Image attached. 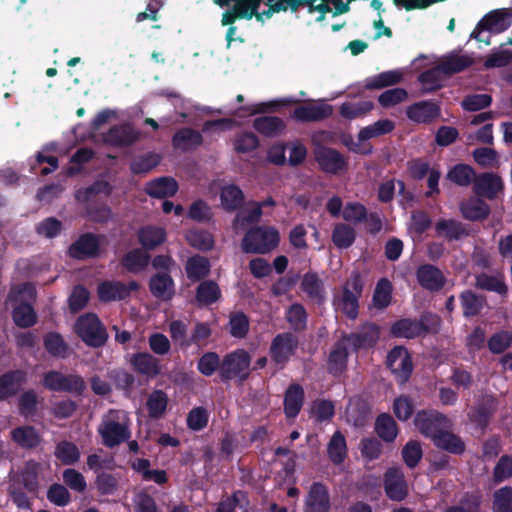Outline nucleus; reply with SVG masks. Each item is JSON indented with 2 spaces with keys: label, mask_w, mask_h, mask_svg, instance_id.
Segmentation results:
<instances>
[{
  "label": "nucleus",
  "mask_w": 512,
  "mask_h": 512,
  "mask_svg": "<svg viewBox=\"0 0 512 512\" xmlns=\"http://www.w3.org/2000/svg\"><path fill=\"white\" fill-rule=\"evenodd\" d=\"M97 431L107 448L119 446L131 438L129 419L122 410L110 409L103 415Z\"/></svg>",
  "instance_id": "1"
},
{
  "label": "nucleus",
  "mask_w": 512,
  "mask_h": 512,
  "mask_svg": "<svg viewBox=\"0 0 512 512\" xmlns=\"http://www.w3.org/2000/svg\"><path fill=\"white\" fill-rule=\"evenodd\" d=\"M286 0H240L234 11L228 12L225 19L230 17H251L255 16L258 22L264 23L273 17L277 6H281ZM213 3L221 8L228 7L231 0H213Z\"/></svg>",
  "instance_id": "2"
},
{
  "label": "nucleus",
  "mask_w": 512,
  "mask_h": 512,
  "mask_svg": "<svg viewBox=\"0 0 512 512\" xmlns=\"http://www.w3.org/2000/svg\"><path fill=\"white\" fill-rule=\"evenodd\" d=\"M280 241L278 230L272 226H256L244 235L241 248L249 254H267L275 249Z\"/></svg>",
  "instance_id": "3"
},
{
  "label": "nucleus",
  "mask_w": 512,
  "mask_h": 512,
  "mask_svg": "<svg viewBox=\"0 0 512 512\" xmlns=\"http://www.w3.org/2000/svg\"><path fill=\"white\" fill-rule=\"evenodd\" d=\"M75 332L89 347H103L108 340V333L95 313L81 315L75 322Z\"/></svg>",
  "instance_id": "4"
},
{
  "label": "nucleus",
  "mask_w": 512,
  "mask_h": 512,
  "mask_svg": "<svg viewBox=\"0 0 512 512\" xmlns=\"http://www.w3.org/2000/svg\"><path fill=\"white\" fill-rule=\"evenodd\" d=\"M250 363L251 357L245 349H237L227 353L221 363V382L226 384L233 379H238L240 383H243L250 376Z\"/></svg>",
  "instance_id": "5"
},
{
  "label": "nucleus",
  "mask_w": 512,
  "mask_h": 512,
  "mask_svg": "<svg viewBox=\"0 0 512 512\" xmlns=\"http://www.w3.org/2000/svg\"><path fill=\"white\" fill-rule=\"evenodd\" d=\"M42 385L55 393H69L81 396L86 390L84 378L78 374H64L61 371L49 370L42 375Z\"/></svg>",
  "instance_id": "6"
},
{
  "label": "nucleus",
  "mask_w": 512,
  "mask_h": 512,
  "mask_svg": "<svg viewBox=\"0 0 512 512\" xmlns=\"http://www.w3.org/2000/svg\"><path fill=\"white\" fill-rule=\"evenodd\" d=\"M512 25V13L508 9H495L485 14L471 33V38L490 44V37H482L484 31L499 34Z\"/></svg>",
  "instance_id": "7"
},
{
  "label": "nucleus",
  "mask_w": 512,
  "mask_h": 512,
  "mask_svg": "<svg viewBox=\"0 0 512 512\" xmlns=\"http://www.w3.org/2000/svg\"><path fill=\"white\" fill-rule=\"evenodd\" d=\"M364 282L358 269L351 272L342 286V296L339 301L341 311L349 318L355 319L359 312V298L362 296Z\"/></svg>",
  "instance_id": "8"
},
{
  "label": "nucleus",
  "mask_w": 512,
  "mask_h": 512,
  "mask_svg": "<svg viewBox=\"0 0 512 512\" xmlns=\"http://www.w3.org/2000/svg\"><path fill=\"white\" fill-rule=\"evenodd\" d=\"M414 425L420 434L432 441L442 430L449 429L450 421L437 410L422 409L416 413Z\"/></svg>",
  "instance_id": "9"
},
{
  "label": "nucleus",
  "mask_w": 512,
  "mask_h": 512,
  "mask_svg": "<svg viewBox=\"0 0 512 512\" xmlns=\"http://www.w3.org/2000/svg\"><path fill=\"white\" fill-rule=\"evenodd\" d=\"M299 345L297 336L292 332L277 334L271 342L269 354L279 369L285 368L290 358L296 353Z\"/></svg>",
  "instance_id": "10"
},
{
  "label": "nucleus",
  "mask_w": 512,
  "mask_h": 512,
  "mask_svg": "<svg viewBox=\"0 0 512 512\" xmlns=\"http://www.w3.org/2000/svg\"><path fill=\"white\" fill-rule=\"evenodd\" d=\"M319 169L330 175H339L348 169V159L337 149L318 145L313 150Z\"/></svg>",
  "instance_id": "11"
},
{
  "label": "nucleus",
  "mask_w": 512,
  "mask_h": 512,
  "mask_svg": "<svg viewBox=\"0 0 512 512\" xmlns=\"http://www.w3.org/2000/svg\"><path fill=\"white\" fill-rule=\"evenodd\" d=\"M387 367L391 370L397 382L406 383L413 372L412 357L404 346H395L387 355Z\"/></svg>",
  "instance_id": "12"
},
{
  "label": "nucleus",
  "mask_w": 512,
  "mask_h": 512,
  "mask_svg": "<svg viewBox=\"0 0 512 512\" xmlns=\"http://www.w3.org/2000/svg\"><path fill=\"white\" fill-rule=\"evenodd\" d=\"M139 288L140 286L135 280L127 284L119 280H105L98 285L97 295L103 303L122 301L128 299L131 293Z\"/></svg>",
  "instance_id": "13"
},
{
  "label": "nucleus",
  "mask_w": 512,
  "mask_h": 512,
  "mask_svg": "<svg viewBox=\"0 0 512 512\" xmlns=\"http://www.w3.org/2000/svg\"><path fill=\"white\" fill-rule=\"evenodd\" d=\"M386 496L396 502L403 501L408 495V484L401 468L390 467L383 476Z\"/></svg>",
  "instance_id": "14"
},
{
  "label": "nucleus",
  "mask_w": 512,
  "mask_h": 512,
  "mask_svg": "<svg viewBox=\"0 0 512 512\" xmlns=\"http://www.w3.org/2000/svg\"><path fill=\"white\" fill-rule=\"evenodd\" d=\"M68 255L76 260L94 259L100 255L98 235L86 232L81 234L68 248Z\"/></svg>",
  "instance_id": "15"
},
{
  "label": "nucleus",
  "mask_w": 512,
  "mask_h": 512,
  "mask_svg": "<svg viewBox=\"0 0 512 512\" xmlns=\"http://www.w3.org/2000/svg\"><path fill=\"white\" fill-rule=\"evenodd\" d=\"M331 499L328 487L322 482H313L305 496L303 512H330Z\"/></svg>",
  "instance_id": "16"
},
{
  "label": "nucleus",
  "mask_w": 512,
  "mask_h": 512,
  "mask_svg": "<svg viewBox=\"0 0 512 512\" xmlns=\"http://www.w3.org/2000/svg\"><path fill=\"white\" fill-rule=\"evenodd\" d=\"M28 379L23 369H10L0 375V402L17 396Z\"/></svg>",
  "instance_id": "17"
},
{
  "label": "nucleus",
  "mask_w": 512,
  "mask_h": 512,
  "mask_svg": "<svg viewBox=\"0 0 512 512\" xmlns=\"http://www.w3.org/2000/svg\"><path fill=\"white\" fill-rule=\"evenodd\" d=\"M379 338V328L375 324H371L359 332L343 334L339 341L344 342V346L349 350L358 352L363 348H370L375 345Z\"/></svg>",
  "instance_id": "18"
},
{
  "label": "nucleus",
  "mask_w": 512,
  "mask_h": 512,
  "mask_svg": "<svg viewBox=\"0 0 512 512\" xmlns=\"http://www.w3.org/2000/svg\"><path fill=\"white\" fill-rule=\"evenodd\" d=\"M379 338V328L375 324H371L359 332L343 334L339 341L344 342V346L349 350L358 352L363 348H370L375 345Z\"/></svg>",
  "instance_id": "19"
},
{
  "label": "nucleus",
  "mask_w": 512,
  "mask_h": 512,
  "mask_svg": "<svg viewBox=\"0 0 512 512\" xmlns=\"http://www.w3.org/2000/svg\"><path fill=\"white\" fill-rule=\"evenodd\" d=\"M504 189L502 178L493 172L477 174L473 191L478 197L494 200Z\"/></svg>",
  "instance_id": "20"
},
{
  "label": "nucleus",
  "mask_w": 512,
  "mask_h": 512,
  "mask_svg": "<svg viewBox=\"0 0 512 512\" xmlns=\"http://www.w3.org/2000/svg\"><path fill=\"white\" fill-rule=\"evenodd\" d=\"M441 115V106L432 100H423L407 107L406 116L413 122L430 124Z\"/></svg>",
  "instance_id": "21"
},
{
  "label": "nucleus",
  "mask_w": 512,
  "mask_h": 512,
  "mask_svg": "<svg viewBox=\"0 0 512 512\" xmlns=\"http://www.w3.org/2000/svg\"><path fill=\"white\" fill-rule=\"evenodd\" d=\"M416 279L419 285L431 292H439L446 284L443 272L432 264H423L416 270Z\"/></svg>",
  "instance_id": "22"
},
{
  "label": "nucleus",
  "mask_w": 512,
  "mask_h": 512,
  "mask_svg": "<svg viewBox=\"0 0 512 512\" xmlns=\"http://www.w3.org/2000/svg\"><path fill=\"white\" fill-rule=\"evenodd\" d=\"M40 464L34 460H28L23 467L11 477L10 482H18L19 486L28 493L36 496L39 491Z\"/></svg>",
  "instance_id": "23"
},
{
  "label": "nucleus",
  "mask_w": 512,
  "mask_h": 512,
  "mask_svg": "<svg viewBox=\"0 0 512 512\" xmlns=\"http://www.w3.org/2000/svg\"><path fill=\"white\" fill-rule=\"evenodd\" d=\"M139 139V133L130 124H116L103 135L105 144L113 147H128Z\"/></svg>",
  "instance_id": "24"
},
{
  "label": "nucleus",
  "mask_w": 512,
  "mask_h": 512,
  "mask_svg": "<svg viewBox=\"0 0 512 512\" xmlns=\"http://www.w3.org/2000/svg\"><path fill=\"white\" fill-rule=\"evenodd\" d=\"M333 113V107L327 103L317 105H299L294 108L291 117L302 123L318 122L329 118Z\"/></svg>",
  "instance_id": "25"
},
{
  "label": "nucleus",
  "mask_w": 512,
  "mask_h": 512,
  "mask_svg": "<svg viewBox=\"0 0 512 512\" xmlns=\"http://www.w3.org/2000/svg\"><path fill=\"white\" fill-rule=\"evenodd\" d=\"M318 0H286L281 6H277L275 14L278 13H297L301 8H307L308 13L313 14L318 12L320 15L316 18L317 22H321L325 19V14L332 11L330 6L326 2L315 4Z\"/></svg>",
  "instance_id": "26"
},
{
  "label": "nucleus",
  "mask_w": 512,
  "mask_h": 512,
  "mask_svg": "<svg viewBox=\"0 0 512 512\" xmlns=\"http://www.w3.org/2000/svg\"><path fill=\"white\" fill-rule=\"evenodd\" d=\"M150 293L162 301H170L175 295V282L168 272L152 275L148 282Z\"/></svg>",
  "instance_id": "27"
},
{
  "label": "nucleus",
  "mask_w": 512,
  "mask_h": 512,
  "mask_svg": "<svg viewBox=\"0 0 512 512\" xmlns=\"http://www.w3.org/2000/svg\"><path fill=\"white\" fill-rule=\"evenodd\" d=\"M11 440L23 450H34L42 442L40 432L32 425H22L10 431Z\"/></svg>",
  "instance_id": "28"
},
{
  "label": "nucleus",
  "mask_w": 512,
  "mask_h": 512,
  "mask_svg": "<svg viewBox=\"0 0 512 512\" xmlns=\"http://www.w3.org/2000/svg\"><path fill=\"white\" fill-rule=\"evenodd\" d=\"M349 350L339 339L333 344L327 359V372L333 377L341 376L348 367Z\"/></svg>",
  "instance_id": "29"
},
{
  "label": "nucleus",
  "mask_w": 512,
  "mask_h": 512,
  "mask_svg": "<svg viewBox=\"0 0 512 512\" xmlns=\"http://www.w3.org/2000/svg\"><path fill=\"white\" fill-rule=\"evenodd\" d=\"M474 60L469 55L459 54L457 52H451L444 56L442 60L437 64L438 69L441 70L442 74L446 76H452L457 73H461L471 67Z\"/></svg>",
  "instance_id": "30"
},
{
  "label": "nucleus",
  "mask_w": 512,
  "mask_h": 512,
  "mask_svg": "<svg viewBox=\"0 0 512 512\" xmlns=\"http://www.w3.org/2000/svg\"><path fill=\"white\" fill-rule=\"evenodd\" d=\"M203 144L202 134L190 127H183L177 130L172 137V145L181 151H190Z\"/></svg>",
  "instance_id": "31"
},
{
  "label": "nucleus",
  "mask_w": 512,
  "mask_h": 512,
  "mask_svg": "<svg viewBox=\"0 0 512 512\" xmlns=\"http://www.w3.org/2000/svg\"><path fill=\"white\" fill-rule=\"evenodd\" d=\"M133 369L142 375L154 378L161 372L160 361L148 352L133 354L130 361Z\"/></svg>",
  "instance_id": "32"
},
{
  "label": "nucleus",
  "mask_w": 512,
  "mask_h": 512,
  "mask_svg": "<svg viewBox=\"0 0 512 512\" xmlns=\"http://www.w3.org/2000/svg\"><path fill=\"white\" fill-rule=\"evenodd\" d=\"M435 447L453 455H462L466 451L465 441L457 434L448 429L442 430L432 440Z\"/></svg>",
  "instance_id": "33"
},
{
  "label": "nucleus",
  "mask_w": 512,
  "mask_h": 512,
  "mask_svg": "<svg viewBox=\"0 0 512 512\" xmlns=\"http://www.w3.org/2000/svg\"><path fill=\"white\" fill-rule=\"evenodd\" d=\"M178 183L172 177H159L146 184L145 192L153 198L163 199L174 196L178 191Z\"/></svg>",
  "instance_id": "34"
},
{
  "label": "nucleus",
  "mask_w": 512,
  "mask_h": 512,
  "mask_svg": "<svg viewBox=\"0 0 512 512\" xmlns=\"http://www.w3.org/2000/svg\"><path fill=\"white\" fill-rule=\"evenodd\" d=\"M304 397V389L300 384L292 383L288 386L284 396V413L287 418H295L300 413Z\"/></svg>",
  "instance_id": "35"
},
{
  "label": "nucleus",
  "mask_w": 512,
  "mask_h": 512,
  "mask_svg": "<svg viewBox=\"0 0 512 512\" xmlns=\"http://www.w3.org/2000/svg\"><path fill=\"white\" fill-rule=\"evenodd\" d=\"M222 297L219 285L214 280H203L195 292V301L199 307H207L218 302Z\"/></svg>",
  "instance_id": "36"
},
{
  "label": "nucleus",
  "mask_w": 512,
  "mask_h": 512,
  "mask_svg": "<svg viewBox=\"0 0 512 512\" xmlns=\"http://www.w3.org/2000/svg\"><path fill=\"white\" fill-rule=\"evenodd\" d=\"M459 301L465 318L478 316L487 302L486 296L478 295L469 289L459 294Z\"/></svg>",
  "instance_id": "37"
},
{
  "label": "nucleus",
  "mask_w": 512,
  "mask_h": 512,
  "mask_svg": "<svg viewBox=\"0 0 512 512\" xmlns=\"http://www.w3.org/2000/svg\"><path fill=\"white\" fill-rule=\"evenodd\" d=\"M211 264L208 258L201 255L189 257L185 264L187 278L192 282H201L210 274Z\"/></svg>",
  "instance_id": "38"
},
{
  "label": "nucleus",
  "mask_w": 512,
  "mask_h": 512,
  "mask_svg": "<svg viewBox=\"0 0 512 512\" xmlns=\"http://www.w3.org/2000/svg\"><path fill=\"white\" fill-rule=\"evenodd\" d=\"M150 262V255L147 251L135 248L123 255L120 260L121 266L129 273L137 274L147 268Z\"/></svg>",
  "instance_id": "39"
},
{
  "label": "nucleus",
  "mask_w": 512,
  "mask_h": 512,
  "mask_svg": "<svg viewBox=\"0 0 512 512\" xmlns=\"http://www.w3.org/2000/svg\"><path fill=\"white\" fill-rule=\"evenodd\" d=\"M301 289L306 295L318 304L325 301V287L323 281L314 271L305 273L301 281Z\"/></svg>",
  "instance_id": "40"
},
{
  "label": "nucleus",
  "mask_w": 512,
  "mask_h": 512,
  "mask_svg": "<svg viewBox=\"0 0 512 512\" xmlns=\"http://www.w3.org/2000/svg\"><path fill=\"white\" fill-rule=\"evenodd\" d=\"M435 231L448 241L460 240L470 234L463 223L454 219L439 220L435 225Z\"/></svg>",
  "instance_id": "41"
},
{
  "label": "nucleus",
  "mask_w": 512,
  "mask_h": 512,
  "mask_svg": "<svg viewBox=\"0 0 512 512\" xmlns=\"http://www.w3.org/2000/svg\"><path fill=\"white\" fill-rule=\"evenodd\" d=\"M495 410L496 408L493 401L486 400L473 407L468 416L471 423L474 424L476 428L484 432L487 429Z\"/></svg>",
  "instance_id": "42"
},
{
  "label": "nucleus",
  "mask_w": 512,
  "mask_h": 512,
  "mask_svg": "<svg viewBox=\"0 0 512 512\" xmlns=\"http://www.w3.org/2000/svg\"><path fill=\"white\" fill-rule=\"evenodd\" d=\"M245 201L243 191L235 184L225 185L220 191V202L226 212L240 209Z\"/></svg>",
  "instance_id": "43"
},
{
  "label": "nucleus",
  "mask_w": 512,
  "mask_h": 512,
  "mask_svg": "<svg viewBox=\"0 0 512 512\" xmlns=\"http://www.w3.org/2000/svg\"><path fill=\"white\" fill-rule=\"evenodd\" d=\"M137 237L145 251L153 250L166 240V231L161 227L147 225L139 229Z\"/></svg>",
  "instance_id": "44"
},
{
  "label": "nucleus",
  "mask_w": 512,
  "mask_h": 512,
  "mask_svg": "<svg viewBox=\"0 0 512 512\" xmlns=\"http://www.w3.org/2000/svg\"><path fill=\"white\" fill-rule=\"evenodd\" d=\"M253 127L265 137H275L284 131L286 123L277 116H260L254 119Z\"/></svg>",
  "instance_id": "45"
},
{
  "label": "nucleus",
  "mask_w": 512,
  "mask_h": 512,
  "mask_svg": "<svg viewBox=\"0 0 512 512\" xmlns=\"http://www.w3.org/2000/svg\"><path fill=\"white\" fill-rule=\"evenodd\" d=\"M374 430L378 437L386 443L394 442L399 433L396 421L388 413H381L377 416Z\"/></svg>",
  "instance_id": "46"
},
{
  "label": "nucleus",
  "mask_w": 512,
  "mask_h": 512,
  "mask_svg": "<svg viewBox=\"0 0 512 512\" xmlns=\"http://www.w3.org/2000/svg\"><path fill=\"white\" fill-rule=\"evenodd\" d=\"M476 176L475 169L464 163L454 165L446 174L447 180L460 187H468L471 184L474 185Z\"/></svg>",
  "instance_id": "47"
},
{
  "label": "nucleus",
  "mask_w": 512,
  "mask_h": 512,
  "mask_svg": "<svg viewBox=\"0 0 512 512\" xmlns=\"http://www.w3.org/2000/svg\"><path fill=\"white\" fill-rule=\"evenodd\" d=\"M460 210L462 216L470 221L485 220L490 214L489 205L480 198L470 199L461 203Z\"/></svg>",
  "instance_id": "48"
},
{
  "label": "nucleus",
  "mask_w": 512,
  "mask_h": 512,
  "mask_svg": "<svg viewBox=\"0 0 512 512\" xmlns=\"http://www.w3.org/2000/svg\"><path fill=\"white\" fill-rule=\"evenodd\" d=\"M348 448L345 436L337 430L332 435L328 445L327 454L330 461L335 465L342 464L347 458Z\"/></svg>",
  "instance_id": "49"
},
{
  "label": "nucleus",
  "mask_w": 512,
  "mask_h": 512,
  "mask_svg": "<svg viewBox=\"0 0 512 512\" xmlns=\"http://www.w3.org/2000/svg\"><path fill=\"white\" fill-rule=\"evenodd\" d=\"M390 334L396 338L415 339L421 337L416 318H401L390 327Z\"/></svg>",
  "instance_id": "50"
},
{
  "label": "nucleus",
  "mask_w": 512,
  "mask_h": 512,
  "mask_svg": "<svg viewBox=\"0 0 512 512\" xmlns=\"http://www.w3.org/2000/svg\"><path fill=\"white\" fill-rule=\"evenodd\" d=\"M402 80V73L390 70L365 79L364 88L367 90L382 89L398 84Z\"/></svg>",
  "instance_id": "51"
},
{
  "label": "nucleus",
  "mask_w": 512,
  "mask_h": 512,
  "mask_svg": "<svg viewBox=\"0 0 512 512\" xmlns=\"http://www.w3.org/2000/svg\"><path fill=\"white\" fill-rule=\"evenodd\" d=\"M12 319L19 328H30L37 322V314L33 306L27 302H21L12 310Z\"/></svg>",
  "instance_id": "52"
},
{
  "label": "nucleus",
  "mask_w": 512,
  "mask_h": 512,
  "mask_svg": "<svg viewBox=\"0 0 512 512\" xmlns=\"http://www.w3.org/2000/svg\"><path fill=\"white\" fill-rule=\"evenodd\" d=\"M285 319L291 329L296 332H303L307 329L308 313L305 307L300 303H293L288 307L285 313Z\"/></svg>",
  "instance_id": "53"
},
{
  "label": "nucleus",
  "mask_w": 512,
  "mask_h": 512,
  "mask_svg": "<svg viewBox=\"0 0 512 512\" xmlns=\"http://www.w3.org/2000/svg\"><path fill=\"white\" fill-rule=\"evenodd\" d=\"M168 396L160 389L151 392L146 401L148 416L152 419H160L166 412Z\"/></svg>",
  "instance_id": "54"
},
{
  "label": "nucleus",
  "mask_w": 512,
  "mask_h": 512,
  "mask_svg": "<svg viewBox=\"0 0 512 512\" xmlns=\"http://www.w3.org/2000/svg\"><path fill=\"white\" fill-rule=\"evenodd\" d=\"M441 74L442 72L437 65L420 73L418 81L422 84L421 95L434 93L443 87Z\"/></svg>",
  "instance_id": "55"
},
{
  "label": "nucleus",
  "mask_w": 512,
  "mask_h": 512,
  "mask_svg": "<svg viewBox=\"0 0 512 512\" xmlns=\"http://www.w3.org/2000/svg\"><path fill=\"white\" fill-rule=\"evenodd\" d=\"M38 395L33 389L23 391L17 399L18 413L24 418L34 417L38 412Z\"/></svg>",
  "instance_id": "56"
},
{
  "label": "nucleus",
  "mask_w": 512,
  "mask_h": 512,
  "mask_svg": "<svg viewBox=\"0 0 512 512\" xmlns=\"http://www.w3.org/2000/svg\"><path fill=\"white\" fill-rule=\"evenodd\" d=\"M373 108V102L368 100L344 102L339 108V113L347 120H354L366 116Z\"/></svg>",
  "instance_id": "57"
},
{
  "label": "nucleus",
  "mask_w": 512,
  "mask_h": 512,
  "mask_svg": "<svg viewBox=\"0 0 512 512\" xmlns=\"http://www.w3.org/2000/svg\"><path fill=\"white\" fill-rule=\"evenodd\" d=\"M356 232L353 227L344 223H337L332 231V242L339 249H347L353 245Z\"/></svg>",
  "instance_id": "58"
},
{
  "label": "nucleus",
  "mask_w": 512,
  "mask_h": 512,
  "mask_svg": "<svg viewBox=\"0 0 512 512\" xmlns=\"http://www.w3.org/2000/svg\"><path fill=\"white\" fill-rule=\"evenodd\" d=\"M475 286L478 289L495 292L504 296L508 292V287L501 277L481 273L475 278Z\"/></svg>",
  "instance_id": "59"
},
{
  "label": "nucleus",
  "mask_w": 512,
  "mask_h": 512,
  "mask_svg": "<svg viewBox=\"0 0 512 512\" xmlns=\"http://www.w3.org/2000/svg\"><path fill=\"white\" fill-rule=\"evenodd\" d=\"M54 455L63 465L71 466L79 460L80 451L73 442L62 440L57 443Z\"/></svg>",
  "instance_id": "60"
},
{
  "label": "nucleus",
  "mask_w": 512,
  "mask_h": 512,
  "mask_svg": "<svg viewBox=\"0 0 512 512\" xmlns=\"http://www.w3.org/2000/svg\"><path fill=\"white\" fill-rule=\"evenodd\" d=\"M395 124L389 119H380L374 124L362 128L358 133L359 141H367L369 139L379 137L392 132Z\"/></svg>",
  "instance_id": "61"
},
{
  "label": "nucleus",
  "mask_w": 512,
  "mask_h": 512,
  "mask_svg": "<svg viewBox=\"0 0 512 512\" xmlns=\"http://www.w3.org/2000/svg\"><path fill=\"white\" fill-rule=\"evenodd\" d=\"M393 286L387 278H381L374 289L372 301L377 309L387 308L392 300Z\"/></svg>",
  "instance_id": "62"
},
{
  "label": "nucleus",
  "mask_w": 512,
  "mask_h": 512,
  "mask_svg": "<svg viewBox=\"0 0 512 512\" xmlns=\"http://www.w3.org/2000/svg\"><path fill=\"white\" fill-rule=\"evenodd\" d=\"M221 363L222 359L217 352L208 351L198 359L197 370L205 377H210L215 372L220 376Z\"/></svg>",
  "instance_id": "63"
},
{
  "label": "nucleus",
  "mask_w": 512,
  "mask_h": 512,
  "mask_svg": "<svg viewBox=\"0 0 512 512\" xmlns=\"http://www.w3.org/2000/svg\"><path fill=\"white\" fill-rule=\"evenodd\" d=\"M493 512H512V487L505 486L494 492Z\"/></svg>",
  "instance_id": "64"
}]
</instances>
